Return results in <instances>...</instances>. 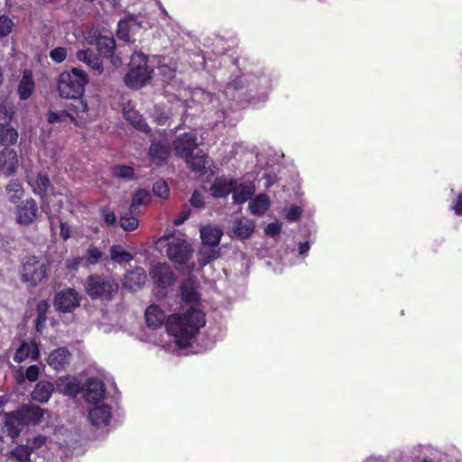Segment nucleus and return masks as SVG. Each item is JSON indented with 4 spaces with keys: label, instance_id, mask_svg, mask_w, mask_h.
I'll return each mask as SVG.
<instances>
[{
    "label": "nucleus",
    "instance_id": "nucleus-1",
    "mask_svg": "<svg viewBox=\"0 0 462 462\" xmlns=\"http://www.w3.org/2000/svg\"><path fill=\"white\" fill-rule=\"evenodd\" d=\"M89 79L87 72L77 67L62 71L57 79V90L62 98L71 99L69 109L78 117H82L88 112L87 101L83 98L85 87Z\"/></svg>",
    "mask_w": 462,
    "mask_h": 462
},
{
    "label": "nucleus",
    "instance_id": "nucleus-2",
    "mask_svg": "<svg viewBox=\"0 0 462 462\" xmlns=\"http://www.w3.org/2000/svg\"><path fill=\"white\" fill-rule=\"evenodd\" d=\"M205 322L204 312L191 307L182 315H173L169 318L166 328L168 333L174 337V342L178 346L187 348Z\"/></svg>",
    "mask_w": 462,
    "mask_h": 462
},
{
    "label": "nucleus",
    "instance_id": "nucleus-3",
    "mask_svg": "<svg viewBox=\"0 0 462 462\" xmlns=\"http://www.w3.org/2000/svg\"><path fill=\"white\" fill-rule=\"evenodd\" d=\"M51 272V262L42 256L26 255L21 261L20 280L26 286L35 288L47 280Z\"/></svg>",
    "mask_w": 462,
    "mask_h": 462
},
{
    "label": "nucleus",
    "instance_id": "nucleus-4",
    "mask_svg": "<svg viewBox=\"0 0 462 462\" xmlns=\"http://www.w3.org/2000/svg\"><path fill=\"white\" fill-rule=\"evenodd\" d=\"M84 289L85 292L91 300L110 301L117 295L119 284L116 280L110 275L92 273L87 277Z\"/></svg>",
    "mask_w": 462,
    "mask_h": 462
},
{
    "label": "nucleus",
    "instance_id": "nucleus-5",
    "mask_svg": "<svg viewBox=\"0 0 462 462\" xmlns=\"http://www.w3.org/2000/svg\"><path fill=\"white\" fill-rule=\"evenodd\" d=\"M148 57L143 52L134 51L130 60V69L124 78L125 85L134 89L143 87L152 78V69L148 65Z\"/></svg>",
    "mask_w": 462,
    "mask_h": 462
},
{
    "label": "nucleus",
    "instance_id": "nucleus-6",
    "mask_svg": "<svg viewBox=\"0 0 462 462\" xmlns=\"http://www.w3.org/2000/svg\"><path fill=\"white\" fill-rule=\"evenodd\" d=\"M156 245L160 248H166V255L172 263L184 264L191 258V245L183 238L163 236L157 240Z\"/></svg>",
    "mask_w": 462,
    "mask_h": 462
},
{
    "label": "nucleus",
    "instance_id": "nucleus-7",
    "mask_svg": "<svg viewBox=\"0 0 462 462\" xmlns=\"http://www.w3.org/2000/svg\"><path fill=\"white\" fill-rule=\"evenodd\" d=\"M15 114L14 107L0 105V144L8 146L17 142L18 131L11 125Z\"/></svg>",
    "mask_w": 462,
    "mask_h": 462
},
{
    "label": "nucleus",
    "instance_id": "nucleus-8",
    "mask_svg": "<svg viewBox=\"0 0 462 462\" xmlns=\"http://www.w3.org/2000/svg\"><path fill=\"white\" fill-rule=\"evenodd\" d=\"M80 300L81 297L75 289L67 288L55 294L53 305L60 312L70 313L79 306Z\"/></svg>",
    "mask_w": 462,
    "mask_h": 462
},
{
    "label": "nucleus",
    "instance_id": "nucleus-9",
    "mask_svg": "<svg viewBox=\"0 0 462 462\" xmlns=\"http://www.w3.org/2000/svg\"><path fill=\"white\" fill-rule=\"evenodd\" d=\"M171 152V144L166 139L152 140L148 150V157L156 166H163L168 163Z\"/></svg>",
    "mask_w": 462,
    "mask_h": 462
},
{
    "label": "nucleus",
    "instance_id": "nucleus-10",
    "mask_svg": "<svg viewBox=\"0 0 462 462\" xmlns=\"http://www.w3.org/2000/svg\"><path fill=\"white\" fill-rule=\"evenodd\" d=\"M150 276L156 287L167 289L175 282V275L170 265L159 263L152 266Z\"/></svg>",
    "mask_w": 462,
    "mask_h": 462
},
{
    "label": "nucleus",
    "instance_id": "nucleus-11",
    "mask_svg": "<svg viewBox=\"0 0 462 462\" xmlns=\"http://www.w3.org/2000/svg\"><path fill=\"white\" fill-rule=\"evenodd\" d=\"M173 149L179 157L188 158L198 146L197 136L192 133H184L173 141Z\"/></svg>",
    "mask_w": 462,
    "mask_h": 462
},
{
    "label": "nucleus",
    "instance_id": "nucleus-12",
    "mask_svg": "<svg viewBox=\"0 0 462 462\" xmlns=\"http://www.w3.org/2000/svg\"><path fill=\"white\" fill-rule=\"evenodd\" d=\"M17 411L25 426L39 425L42 421L47 411L46 409H43L34 403L23 404L17 409Z\"/></svg>",
    "mask_w": 462,
    "mask_h": 462
},
{
    "label": "nucleus",
    "instance_id": "nucleus-13",
    "mask_svg": "<svg viewBox=\"0 0 462 462\" xmlns=\"http://www.w3.org/2000/svg\"><path fill=\"white\" fill-rule=\"evenodd\" d=\"M38 214V205L33 199H28L23 201L17 207L16 220L23 226H29L36 220Z\"/></svg>",
    "mask_w": 462,
    "mask_h": 462
},
{
    "label": "nucleus",
    "instance_id": "nucleus-14",
    "mask_svg": "<svg viewBox=\"0 0 462 462\" xmlns=\"http://www.w3.org/2000/svg\"><path fill=\"white\" fill-rule=\"evenodd\" d=\"M236 179L226 176L215 178L210 185L209 191L214 199H222L227 197L234 190Z\"/></svg>",
    "mask_w": 462,
    "mask_h": 462
},
{
    "label": "nucleus",
    "instance_id": "nucleus-15",
    "mask_svg": "<svg viewBox=\"0 0 462 462\" xmlns=\"http://www.w3.org/2000/svg\"><path fill=\"white\" fill-rule=\"evenodd\" d=\"M24 427L26 426L17 410L5 413L4 431L8 437L11 439L17 438Z\"/></svg>",
    "mask_w": 462,
    "mask_h": 462
},
{
    "label": "nucleus",
    "instance_id": "nucleus-16",
    "mask_svg": "<svg viewBox=\"0 0 462 462\" xmlns=\"http://www.w3.org/2000/svg\"><path fill=\"white\" fill-rule=\"evenodd\" d=\"M18 167V157L14 149L4 148L0 152V171L6 176L13 175Z\"/></svg>",
    "mask_w": 462,
    "mask_h": 462
},
{
    "label": "nucleus",
    "instance_id": "nucleus-17",
    "mask_svg": "<svg viewBox=\"0 0 462 462\" xmlns=\"http://www.w3.org/2000/svg\"><path fill=\"white\" fill-rule=\"evenodd\" d=\"M39 356V346L34 340H32L30 343L23 341L14 355V361L22 363L27 358L34 361L38 359Z\"/></svg>",
    "mask_w": 462,
    "mask_h": 462
},
{
    "label": "nucleus",
    "instance_id": "nucleus-18",
    "mask_svg": "<svg viewBox=\"0 0 462 462\" xmlns=\"http://www.w3.org/2000/svg\"><path fill=\"white\" fill-rule=\"evenodd\" d=\"M71 354L65 346L52 350L47 358L48 365L56 371H61L69 363Z\"/></svg>",
    "mask_w": 462,
    "mask_h": 462
},
{
    "label": "nucleus",
    "instance_id": "nucleus-19",
    "mask_svg": "<svg viewBox=\"0 0 462 462\" xmlns=\"http://www.w3.org/2000/svg\"><path fill=\"white\" fill-rule=\"evenodd\" d=\"M90 43L95 44L98 51L99 56L110 58L114 55L116 50V41L113 36L102 35L98 33L94 35V39Z\"/></svg>",
    "mask_w": 462,
    "mask_h": 462
},
{
    "label": "nucleus",
    "instance_id": "nucleus-20",
    "mask_svg": "<svg viewBox=\"0 0 462 462\" xmlns=\"http://www.w3.org/2000/svg\"><path fill=\"white\" fill-rule=\"evenodd\" d=\"M123 115L125 121L134 129L144 134L151 133L150 126L143 116L136 109L125 107L124 108Z\"/></svg>",
    "mask_w": 462,
    "mask_h": 462
},
{
    "label": "nucleus",
    "instance_id": "nucleus-21",
    "mask_svg": "<svg viewBox=\"0 0 462 462\" xmlns=\"http://www.w3.org/2000/svg\"><path fill=\"white\" fill-rule=\"evenodd\" d=\"M54 392V385L51 382L46 380L39 381L34 389L32 390L31 396L32 399L40 403H46L51 399Z\"/></svg>",
    "mask_w": 462,
    "mask_h": 462
},
{
    "label": "nucleus",
    "instance_id": "nucleus-22",
    "mask_svg": "<svg viewBox=\"0 0 462 462\" xmlns=\"http://www.w3.org/2000/svg\"><path fill=\"white\" fill-rule=\"evenodd\" d=\"M111 416V409L107 404L96 406L88 413L91 423L97 428L107 425Z\"/></svg>",
    "mask_w": 462,
    "mask_h": 462
},
{
    "label": "nucleus",
    "instance_id": "nucleus-23",
    "mask_svg": "<svg viewBox=\"0 0 462 462\" xmlns=\"http://www.w3.org/2000/svg\"><path fill=\"white\" fill-rule=\"evenodd\" d=\"M35 88V82L33 79L32 71L31 69H24L23 76L19 81L17 93L21 100H27L32 94Z\"/></svg>",
    "mask_w": 462,
    "mask_h": 462
},
{
    "label": "nucleus",
    "instance_id": "nucleus-24",
    "mask_svg": "<svg viewBox=\"0 0 462 462\" xmlns=\"http://www.w3.org/2000/svg\"><path fill=\"white\" fill-rule=\"evenodd\" d=\"M255 189L254 185L251 182H242L238 184L236 180L234 190L232 191L233 203L241 205L245 203L254 194Z\"/></svg>",
    "mask_w": 462,
    "mask_h": 462
},
{
    "label": "nucleus",
    "instance_id": "nucleus-25",
    "mask_svg": "<svg viewBox=\"0 0 462 462\" xmlns=\"http://www.w3.org/2000/svg\"><path fill=\"white\" fill-rule=\"evenodd\" d=\"M145 281L146 274L144 270L142 267H136L125 274L123 284L126 289L134 291L141 288L145 283Z\"/></svg>",
    "mask_w": 462,
    "mask_h": 462
},
{
    "label": "nucleus",
    "instance_id": "nucleus-26",
    "mask_svg": "<svg viewBox=\"0 0 462 462\" xmlns=\"http://www.w3.org/2000/svg\"><path fill=\"white\" fill-rule=\"evenodd\" d=\"M144 316L147 327L152 329L162 327L166 319L165 313L155 304L147 307Z\"/></svg>",
    "mask_w": 462,
    "mask_h": 462
},
{
    "label": "nucleus",
    "instance_id": "nucleus-27",
    "mask_svg": "<svg viewBox=\"0 0 462 462\" xmlns=\"http://www.w3.org/2000/svg\"><path fill=\"white\" fill-rule=\"evenodd\" d=\"M77 59L86 63L89 68L97 71L98 75L103 73V62L99 56L90 50H80L77 52Z\"/></svg>",
    "mask_w": 462,
    "mask_h": 462
},
{
    "label": "nucleus",
    "instance_id": "nucleus-28",
    "mask_svg": "<svg viewBox=\"0 0 462 462\" xmlns=\"http://www.w3.org/2000/svg\"><path fill=\"white\" fill-rule=\"evenodd\" d=\"M30 185L32 186V192L41 199H46L49 189L53 188L49 176L42 172L38 173L35 180Z\"/></svg>",
    "mask_w": 462,
    "mask_h": 462
},
{
    "label": "nucleus",
    "instance_id": "nucleus-29",
    "mask_svg": "<svg viewBox=\"0 0 462 462\" xmlns=\"http://www.w3.org/2000/svg\"><path fill=\"white\" fill-rule=\"evenodd\" d=\"M222 236L223 232L218 227L204 226L200 229V238L206 246L217 247Z\"/></svg>",
    "mask_w": 462,
    "mask_h": 462
},
{
    "label": "nucleus",
    "instance_id": "nucleus-30",
    "mask_svg": "<svg viewBox=\"0 0 462 462\" xmlns=\"http://www.w3.org/2000/svg\"><path fill=\"white\" fill-rule=\"evenodd\" d=\"M105 386L101 381L90 378L88 381L86 399L88 402H98L104 398Z\"/></svg>",
    "mask_w": 462,
    "mask_h": 462
},
{
    "label": "nucleus",
    "instance_id": "nucleus-31",
    "mask_svg": "<svg viewBox=\"0 0 462 462\" xmlns=\"http://www.w3.org/2000/svg\"><path fill=\"white\" fill-rule=\"evenodd\" d=\"M254 231V223L252 220L240 218L234 222L233 232L242 239L250 237Z\"/></svg>",
    "mask_w": 462,
    "mask_h": 462
},
{
    "label": "nucleus",
    "instance_id": "nucleus-32",
    "mask_svg": "<svg viewBox=\"0 0 462 462\" xmlns=\"http://www.w3.org/2000/svg\"><path fill=\"white\" fill-rule=\"evenodd\" d=\"M270 207L269 197L266 194L256 196L249 204V208L254 215H263Z\"/></svg>",
    "mask_w": 462,
    "mask_h": 462
},
{
    "label": "nucleus",
    "instance_id": "nucleus-33",
    "mask_svg": "<svg viewBox=\"0 0 462 462\" xmlns=\"http://www.w3.org/2000/svg\"><path fill=\"white\" fill-rule=\"evenodd\" d=\"M219 257V250L216 247L204 245L198 253V263L201 267L206 266Z\"/></svg>",
    "mask_w": 462,
    "mask_h": 462
},
{
    "label": "nucleus",
    "instance_id": "nucleus-34",
    "mask_svg": "<svg viewBox=\"0 0 462 462\" xmlns=\"http://www.w3.org/2000/svg\"><path fill=\"white\" fill-rule=\"evenodd\" d=\"M151 200V194L148 190L144 189H139L136 190L132 198V202L130 206L131 214H136L138 208L142 205H146Z\"/></svg>",
    "mask_w": 462,
    "mask_h": 462
},
{
    "label": "nucleus",
    "instance_id": "nucleus-35",
    "mask_svg": "<svg viewBox=\"0 0 462 462\" xmlns=\"http://www.w3.org/2000/svg\"><path fill=\"white\" fill-rule=\"evenodd\" d=\"M187 164L190 171L196 173H205L207 169V156L205 154L193 155L186 158Z\"/></svg>",
    "mask_w": 462,
    "mask_h": 462
},
{
    "label": "nucleus",
    "instance_id": "nucleus-36",
    "mask_svg": "<svg viewBox=\"0 0 462 462\" xmlns=\"http://www.w3.org/2000/svg\"><path fill=\"white\" fill-rule=\"evenodd\" d=\"M8 199L11 203L16 204L23 195V188L18 180H12L5 187Z\"/></svg>",
    "mask_w": 462,
    "mask_h": 462
},
{
    "label": "nucleus",
    "instance_id": "nucleus-37",
    "mask_svg": "<svg viewBox=\"0 0 462 462\" xmlns=\"http://www.w3.org/2000/svg\"><path fill=\"white\" fill-rule=\"evenodd\" d=\"M70 111L71 110H69V108L68 110H61L59 112L49 111L46 114L47 121L49 124H55L64 122L67 118H69L71 123L78 125V121L76 117L70 114Z\"/></svg>",
    "mask_w": 462,
    "mask_h": 462
},
{
    "label": "nucleus",
    "instance_id": "nucleus-38",
    "mask_svg": "<svg viewBox=\"0 0 462 462\" xmlns=\"http://www.w3.org/2000/svg\"><path fill=\"white\" fill-rule=\"evenodd\" d=\"M111 259L117 263H129L133 260V255L121 245H115L110 248Z\"/></svg>",
    "mask_w": 462,
    "mask_h": 462
},
{
    "label": "nucleus",
    "instance_id": "nucleus-39",
    "mask_svg": "<svg viewBox=\"0 0 462 462\" xmlns=\"http://www.w3.org/2000/svg\"><path fill=\"white\" fill-rule=\"evenodd\" d=\"M32 448H29V445H17L14 448L10 456L15 458L18 462H31Z\"/></svg>",
    "mask_w": 462,
    "mask_h": 462
},
{
    "label": "nucleus",
    "instance_id": "nucleus-40",
    "mask_svg": "<svg viewBox=\"0 0 462 462\" xmlns=\"http://www.w3.org/2000/svg\"><path fill=\"white\" fill-rule=\"evenodd\" d=\"M151 116L153 122L158 125H165L170 119L169 113L166 111L165 107L161 105L153 106Z\"/></svg>",
    "mask_w": 462,
    "mask_h": 462
},
{
    "label": "nucleus",
    "instance_id": "nucleus-41",
    "mask_svg": "<svg viewBox=\"0 0 462 462\" xmlns=\"http://www.w3.org/2000/svg\"><path fill=\"white\" fill-rule=\"evenodd\" d=\"M134 214H131V211L129 210L128 213L120 217V226L124 230L130 232L138 227L139 221L135 217H134Z\"/></svg>",
    "mask_w": 462,
    "mask_h": 462
},
{
    "label": "nucleus",
    "instance_id": "nucleus-42",
    "mask_svg": "<svg viewBox=\"0 0 462 462\" xmlns=\"http://www.w3.org/2000/svg\"><path fill=\"white\" fill-rule=\"evenodd\" d=\"M103 252L94 245H90L86 250L85 260L88 264L95 265L103 257Z\"/></svg>",
    "mask_w": 462,
    "mask_h": 462
},
{
    "label": "nucleus",
    "instance_id": "nucleus-43",
    "mask_svg": "<svg viewBox=\"0 0 462 462\" xmlns=\"http://www.w3.org/2000/svg\"><path fill=\"white\" fill-rule=\"evenodd\" d=\"M112 173L115 177L131 180L134 178V170L128 165H116L112 169Z\"/></svg>",
    "mask_w": 462,
    "mask_h": 462
},
{
    "label": "nucleus",
    "instance_id": "nucleus-44",
    "mask_svg": "<svg viewBox=\"0 0 462 462\" xmlns=\"http://www.w3.org/2000/svg\"><path fill=\"white\" fill-rule=\"evenodd\" d=\"M152 192L158 198L166 199L170 194V188L164 180H159L153 183Z\"/></svg>",
    "mask_w": 462,
    "mask_h": 462
},
{
    "label": "nucleus",
    "instance_id": "nucleus-45",
    "mask_svg": "<svg viewBox=\"0 0 462 462\" xmlns=\"http://www.w3.org/2000/svg\"><path fill=\"white\" fill-rule=\"evenodd\" d=\"M180 292L181 298L185 302L193 303L198 301L199 300V295L197 291L191 287L181 286Z\"/></svg>",
    "mask_w": 462,
    "mask_h": 462
},
{
    "label": "nucleus",
    "instance_id": "nucleus-46",
    "mask_svg": "<svg viewBox=\"0 0 462 462\" xmlns=\"http://www.w3.org/2000/svg\"><path fill=\"white\" fill-rule=\"evenodd\" d=\"M14 23L7 15H0V37L8 35L13 29Z\"/></svg>",
    "mask_w": 462,
    "mask_h": 462
},
{
    "label": "nucleus",
    "instance_id": "nucleus-47",
    "mask_svg": "<svg viewBox=\"0 0 462 462\" xmlns=\"http://www.w3.org/2000/svg\"><path fill=\"white\" fill-rule=\"evenodd\" d=\"M116 33L119 39L128 42L130 39L129 23L125 20H120L117 23Z\"/></svg>",
    "mask_w": 462,
    "mask_h": 462
},
{
    "label": "nucleus",
    "instance_id": "nucleus-48",
    "mask_svg": "<svg viewBox=\"0 0 462 462\" xmlns=\"http://www.w3.org/2000/svg\"><path fill=\"white\" fill-rule=\"evenodd\" d=\"M66 57L67 49L65 47H57L50 51V58L57 63L64 61Z\"/></svg>",
    "mask_w": 462,
    "mask_h": 462
},
{
    "label": "nucleus",
    "instance_id": "nucleus-49",
    "mask_svg": "<svg viewBox=\"0 0 462 462\" xmlns=\"http://www.w3.org/2000/svg\"><path fill=\"white\" fill-rule=\"evenodd\" d=\"M189 203L193 208H205V200L203 194L197 189L194 190L189 199Z\"/></svg>",
    "mask_w": 462,
    "mask_h": 462
},
{
    "label": "nucleus",
    "instance_id": "nucleus-50",
    "mask_svg": "<svg viewBox=\"0 0 462 462\" xmlns=\"http://www.w3.org/2000/svg\"><path fill=\"white\" fill-rule=\"evenodd\" d=\"M102 217L106 224V226H111L116 222V217L113 210H111L108 207H104L101 208Z\"/></svg>",
    "mask_w": 462,
    "mask_h": 462
},
{
    "label": "nucleus",
    "instance_id": "nucleus-51",
    "mask_svg": "<svg viewBox=\"0 0 462 462\" xmlns=\"http://www.w3.org/2000/svg\"><path fill=\"white\" fill-rule=\"evenodd\" d=\"M46 441V438L42 435H38L31 439H27L26 445H29V448H32V452L35 449L41 448Z\"/></svg>",
    "mask_w": 462,
    "mask_h": 462
},
{
    "label": "nucleus",
    "instance_id": "nucleus-52",
    "mask_svg": "<svg viewBox=\"0 0 462 462\" xmlns=\"http://www.w3.org/2000/svg\"><path fill=\"white\" fill-rule=\"evenodd\" d=\"M39 374H40V369H39L38 365H32L28 366L25 370V378L29 382H36L39 378Z\"/></svg>",
    "mask_w": 462,
    "mask_h": 462
},
{
    "label": "nucleus",
    "instance_id": "nucleus-53",
    "mask_svg": "<svg viewBox=\"0 0 462 462\" xmlns=\"http://www.w3.org/2000/svg\"><path fill=\"white\" fill-rule=\"evenodd\" d=\"M301 214L302 210L300 207L293 205L289 208L286 217L290 221H297L301 217Z\"/></svg>",
    "mask_w": 462,
    "mask_h": 462
},
{
    "label": "nucleus",
    "instance_id": "nucleus-54",
    "mask_svg": "<svg viewBox=\"0 0 462 462\" xmlns=\"http://www.w3.org/2000/svg\"><path fill=\"white\" fill-rule=\"evenodd\" d=\"M50 305L45 300H40L36 305L37 316L47 317Z\"/></svg>",
    "mask_w": 462,
    "mask_h": 462
},
{
    "label": "nucleus",
    "instance_id": "nucleus-55",
    "mask_svg": "<svg viewBox=\"0 0 462 462\" xmlns=\"http://www.w3.org/2000/svg\"><path fill=\"white\" fill-rule=\"evenodd\" d=\"M191 210L189 208H184L180 211L178 217L174 219V224L176 226H180L183 224L190 216Z\"/></svg>",
    "mask_w": 462,
    "mask_h": 462
},
{
    "label": "nucleus",
    "instance_id": "nucleus-56",
    "mask_svg": "<svg viewBox=\"0 0 462 462\" xmlns=\"http://www.w3.org/2000/svg\"><path fill=\"white\" fill-rule=\"evenodd\" d=\"M281 225L278 223H270L265 227V233L271 236H275L281 233Z\"/></svg>",
    "mask_w": 462,
    "mask_h": 462
},
{
    "label": "nucleus",
    "instance_id": "nucleus-57",
    "mask_svg": "<svg viewBox=\"0 0 462 462\" xmlns=\"http://www.w3.org/2000/svg\"><path fill=\"white\" fill-rule=\"evenodd\" d=\"M60 237L64 241H67L70 237V235H71L70 228H69V225L66 222H63L60 220Z\"/></svg>",
    "mask_w": 462,
    "mask_h": 462
},
{
    "label": "nucleus",
    "instance_id": "nucleus-58",
    "mask_svg": "<svg viewBox=\"0 0 462 462\" xmlns=\"http://www.w3.org/2000/svg\"><path fill=\"white\" fill-rule=\"evenodd\" d=\"M64 393L75 395L79 392V385L77 383L69 382L64 387Z\"/></svg>",
    "mask_w": 462,
    "mask_h": 462
},
{
    "label": "nucleus",
    "instance_id": "nucleus-59",
    "mask_svg": "<svg viewBox=\"0 0 462 462\" xmlns=\"http://www.w3.org/2000/svg\"><path fill=\"white\" fill-rule=\"evenodd\" d=\"M452 209L457 216H462V192L457 195L456 201L452 205Z\"/></svg>",
    "mask_w": 462,
    "mask_h": 462
},
{
    "label": "nucleus",
    "instance_id": "nucleus-60",
    "mask_svg": "<svg viewBox=\"0 0 462 462\" xmlns=\"http://www.w3.org/2000/svg\"><path fill=\"white\" fill-rule=\"evenodd\" d=\"M47 317L37 316L35 322V329L37 332L42 333L45 328Z\"/></svg>",
    "mask_w": 462,
    "mask_h": 462
},
{
    "label": "nucleus",
    "instance_id": "nucleus-61",
    "mask_svg": "<svg viewBox=\"0 0 462 462\" xmlns=\"http://www.w3.org/2000/svg\"><path fill=\"white\" fill-rule=\"evenodd\" d=\"M82 262V258L75 257L70 261L67 262V268L70 271L77 270Z\"/></svg>",
    "mask_w": 462,
    "mask_h": 462
},
{
    "label": "nucleus",
    "instance_id": "nucleus-62",
    "mask_svg": "<svg viewBox=\"0 0 462 462\" xmlns=\"http://www.w3.org/2000/svg\"><path fill=\"white\" fill-rule=\"evenodd\" d=\"M310 250V244L309 242H302L299 245V253L300 254H306Z\"/></svg>",
    "mask_w": 462,
    "mask_h": 462
},
{
    "label": "nucleus",
    "instance_id": "nucleus-63",
    "mask_svg": "<svg viewBox=\"0 0 462 462\" xmlns=\"http://www.w3.org/2000/svg\"><path fill=\"white\" fill-rule=\"evenodd\" d=\"M422 462H432L431 459H424Z\"/></svg>",
    "mask_w": 462,
    "mask_h": 462
}]
</instances>
